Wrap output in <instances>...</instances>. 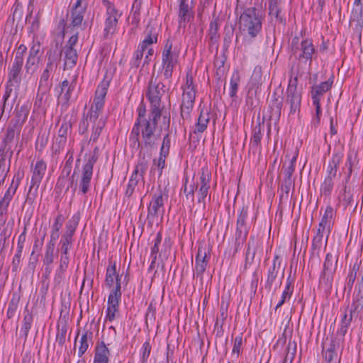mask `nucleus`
<instances>
[{
    "label": "nucleus",
    "mask_w": 363,
    "mask_h": 363,
    "mask_svg": "<svg viewBox=\"0 0 363 363\" xmlns=\"http://www.w3.org/2000/svg\"><path fill=\"white\" fill-rule=\"evenodd\" d=\"M239 28L252 37H256L262 30V21L254 7L246 9L240 15Z\"/></svg>",
    "instance_id": "obj_1"
},
{
    "label": "nucleus",
    "mask_w": 363,
    "mask_h": 363,
    "mask_svg": "<svg viewBox=\"0 0 363 363\" xmlns=\"http://www.w3.org/2000/svg\"><path fill=\"white\" fill-rule=\"evenodd\" d=\"M160 116L161 112L151 111L147 119L138 124V129L141 128L143 142L146 147H154L158 140V135L155 134V130L157 120Z\"/></svg>",
    "instance_id": "obj_2"
},
{
    "label": "nucleus",
    "mask_w": 363,
    "mask_h": 363,
    "mask_svg": "<svg viewBox=\"0 0 363 363\" xmlns=\"http://www.w3.org/2000/svg\"><path fill=\"white\" fill-rule=\"evenodd\" d=\"M335 216V209L331 206H326L319 223L317 234L313 239V244L320 243L325 233L328 236L334 223Z\"/></svg>",
    "instance_id": "obj_3"
},
{
    "label": "nucleus",
    "mask_w": 363,
    "mask_h": 363,
    "mask_svg": "<svg viewBox=\"0 0 363 363\" xmlns=\"http://www.w3.org/2000/svg\"><path fill=\"white\" fill-rule=\"evenodd\" d=\"M121 275L116 272L115 262H109L106 272L105 283L110 290V293L121 291Z\"/></svg>",
    "instance_id": "obj_4"
},
{
    "label": "nucleus",
    "mask_w": 363,
    "mask_h": 363,
    "mask_svg": "<svg viewBox=\"0 0 363 363\" xmlns=\"http://www.w3.org/2000/svg\"><path fill=\"white\" fill-rule=\"evenodd\" d=\"M121 13L111 3H106V17L104 30V38H110L115 32Z\"/></svg>",
    "instance_id": "obj_5"
},
{
    "label": "nucleus",
    "mask_w": 363,
    "mask_h": 363,
    "mask_svg": "<svg viewBox=\"0 0 363 363\" xmlns=\"http://www.w3.org/2000/svg\"><path fill=\"white\" fill-rule=\"evenodd\" d=\"M122 293H109L107 300L105 321L112 322L119 317V306Z\"/></svg>",
    "instance_id": "obj_6"
},
{
    "label": "nucleus",
    "mask_w": 363,
    "mask_h": 363,
    "mask_svg": "<svg viewBox=\"0 0 363 363\" xmlns=\"http://www.w3.org/2000/svg\"><path fill=\"white\" fill-rule=\"evenodd\" d=\"M94 163L95 160L94 157H91L82 167V174L79 180V187L80 192L83 194L87 193L90 189Z\"/></svg>",
    "instance_id": "obj_7"
},
{
    "label": "nucleus",
    "mask_w": 363,
    "mask_h": 363,
    "mask_svg": "<svg viewBox=\"0 0 363 363\" xmlns=\"http://www.w3.org/2000/svg\"><path fill=\"white\" fill-rule=\"evenodd\" d=\"M170 143L169 135L167 134L163 138L159 157L153 160L151 171L157 170L159 176L162 175V170L165 167V160L169 152Z\"/></svg>",
    "instance_id": "obj_8"
},
{
    "label": "nucleus",
    "mask_w": 363,
    "mask_h": 363,
    "mask_svg": "<svg viewBox=\"0 0 363 363\" xmlns=\"http://www.w3.org/2000/svg\"><path fill=\"white\" fill-rule=\"evenodd\" d=\"M164 86L162 83H150L148 88L147 96L151 104V111L161 112L160 101L161 97L164 93Z\"/></svg>",
    "instance_id": "obj_9"
},
{
    "label": "nucleus",
    "mask_w": 363,
    "mask_h": 363,
    "mask_svg": "<svg viewBox=\"0 0 363 363\" xmlns=\"http://www.w3.org/2000/svg\"><path fill=\"white\" fill-rule=\"evenodd\" d=\"M209 257V249L206 245H200L195 259V271L197 277L201 276L205 272Z\"/></svg>",
    "instance_id": "obj_10"
},
{
    "label": "nucleus",
    "mask_w": 363,
    "mask_h": 363,
    "mask_svg": "<svg viewBox=\"0 0 363 363\" xmlns=\"http://www.w3.org/2000/svg\"><path fill=\"white\" fill-rule=\"evenodd\" d=\"M76 76L73 75L69 79H65L60 85V94L58 96L60 103L67 105L72 99V92L76 86Z\"/></svg>",
    "instance_id": "obj_11"
},
{
    "label": "nucleus",
    "mask_w": 363,
    "mask_h": 363,
    "mask_svg": "<svg viewBox=\"0 0 363 363\" xmlns=\"http://www.w3.org/2000/svg\"><path fill=\"white\" fill-rule=\"evenodd\" d=\"M296 79L294 82L290 80L288 88L286 89L287 102L290 104L291 112H296L299 109L301 103V94L297 90Z\"/></svg>",
    "instance_id": "obj_12"
},
{
    "label": "nucleus",
    "mask_w": 363,
    "mask_h": 363,
    "mask_svg": "<svg viewBox=\"0 0 363 363\" xmlns=\"http://www.w3.org/2000/svg\"><path fill=\"white\" fill-rule=\"evenodd\" d=\"M164 194L161 189L155 193L148 207V218H154L160 213H163L164 209Z\"/></svg>",
    "instance_id": "obj_13"
},
{
    "label": "nucleus",
    "mask_w": 363,
    "mask_h": 363,
    "mask_svg": "<svg viewBox=\"0 0 363 363\" xmlns=\"http://www.w3.org/2000/svg\"><path fill=\"white\" fill-rule=\"evenodd\" d=\"M47 164L43 160H38L32 168V177L30 186V191L38 189L46 171Z\"/></svg>",
    "instance_id": "obj_14"
},
{
    "label": "nucleus",
    "mask_w": 363,
    "mask_h": 363,
    "mask_svg": "<svg viewBox=\"0 0 363 363\" xmlns=\"http://www.w3.org/2000/svg\"><path fill=\"white\" fill-rule=\"evenodd\" d=\"M335 267L333 265V257L330 253H328L323 264V270L320 275V281L326 285H330L333 279V273Z\"/></svg>",
    "instance_id": "obj_15"
},
{
    "label": "nucleus",
    "mask_w": 363,
    "mask_h": 363,
    "mask_svg": "<svg viewBox=\"0 0 363 363\" xmlns=\"http://www.w3.org/2000/svg\"><path fill=\"white\" fill-rule=\"evenodd\" d=\"M147 169V162L145 160V158L140 160L132 173L128 185L135 189L137 186L139 181L143 179L144 174Z\"/></svg>",
    "instance_id": "obj_16"
},
{
    "label": "nucleus",
    "mask_w": 363,
    "mask_h": 363,
    "mask_svg": "<svg viewBox=\"0 0 363 363\" xmlns=\"http://www.w3.org/2000/svg\"><path fill=\"white\" fill-rule=\"evenodd\" d=\"M108 86L109 82L104 80L98 85L95 91V96L94 97L91 106H94V108H96V109H103L104 106L105 96L106 95Z\"/></svg>",
    "instance_id": "obj_17"
},
{
    "label": "nucleus",
    "mask_w": 363,
    "mask_h": 363,
    "mask_svg": "<svg viewBox=\"0 0 363 363\" xmlns=\"http://www.w3.org/2000/svg\"><path fill=\"white\" fill-rule=\"evenodd\" d=\"M356 307H354L353 309L346 308L344 311V313L341 317V320L340 323V328L337 331V336L340 338V340H342L344 339L345 335H346L347 330L351 324L352 320V313L353 311L356 310Z\"/></svg>",
    "instance_id": "obj_18"
},
{
    "label": "nucleus",
    "mask_w": 363,
    "mask_h": 363,
    "mask_svg": "<svg viewBox=\"0 0 363 363\" xmlns=\"http://www.w3.org/2000/svg\"><path fill=\"white\" fill-rule=\"evenodd\" d=\"M196 93V86L193 78L190 74H187L186 83L183 87L182 102L194 104Z\"/></svg>",
    "instance_id": "obj_19"
},
{
    "label": "nucleus",
    "mask_w": 363,
    "mask_h": 363,
    "mask_svg": "<svg viewBox=\"0 0 363 363\" xmlns=\"http://www.w3.org/2000/svg\"><path fill=\"white\" fill-rule=\"evenodd\" d=\"M211 174L207 171H202V173L200 176V188L198 192V201L200 203H205V199L207 196L208 189L210 188V182H211Z\"/></svg>",
    "instance_id": "obj_20"
},
{
    "label": "nucleus",
    "mask_w": 363,
    "mask_h": 363,
    "mask_svg": "<svg viewBox=\"0 0 363 363\" xmlns=\"http://www.w3.org/2000/svg\"><path fill=\"white\" fill-rule=\"evenodd\" d=\"M247 217V211L244 208L240 211L237 220L236 240H245L247 235V230L245 226V220Z\"/></svg>",
    "instance_id": "obj_21"
},
{
    "label": "nucleus",
    "mask_w": 363,
    "mask_h": 363,
    "mask_svg": "<svg viewBox=\"0 0 363 363\" xmlns=\"http://www.w3.org/2000/svg\"><path fill=\"white\" fill-rule=\"evenodd\" d=\"M333 83V79H329L328 80L323 82L320 84L313 86L311 91L312 101L317 99L318 101H320L321 97L325 92L330 89Z\"/></svg>",
    "instance_id": "obj_22"
},
{
    "label": "nucleus",
    "mask_w": 363,
    "mask_h": 363,
    "mask_svg": "<svg viewBox=\"0 0 363 363\" xmlns=\"http://www.w3.org/2000/svg\"><path fill=\"white\" fill-rule=\"evenodd\" d=\"M110 351L104 342L97 343L95 348L94 361L108 363Z\"/></svg>",
    "instance_id": "obj_23"
},
{
    "label": "nucleus",
    "mask_w": 363,
    "mask_h": 363,
    "mask_svg": "<svg viewBox=\"0 0 363 363\" xmlns=\"http://www.w3.org/2000/svg\"><path fill=\"white\" fill-rule=\"evenodd\" d=\"M281 0H269V14L272 20L279 23H283L284 19L281 15Z\"/></svg>",
    "instance_id": "obj_24"
},
{
    "label": "nucleus",
    "mask_w": 363,
    "mask_h": 363,
    "mask_svg": "<svg viewBox=\"0 0 363 363\" xmlns=\"http://www.w3.org/2000/svg\"><path fill=\"white\" fill-rule=\"evenodd\" d=\"M351 20L357 21L358 26L363 25V0H354L351 14Z\"/></svg>",
    "instance_id": "obj_25"
},
{
    "label": "nucleus",
    "mask_w": 363,
    "mask_h": 363,
    "mask_svg": "<svg viewBox=\"0 0 363 363\" xmlns=\"http://www.w3.org/2000/svg\"><path fill=\"white\" fill-rule=\"evenodd\" d=\"M188 0H180L179 9V23L181 26L182 23L189 22L192 17V11L186 3Z\"/></svg>",
    "instance_id": "obj_26"
},
{
    "label": "nucleus",
    "mask_w": 363,
    "mask_h": 363,
    "mask_svg": "<svg viewBox=\"0 0 363 363\" xmlns=\"http://www.w3.org/2000/svg\"><path fill=\"white\" fill-rule=\"evenodd\" d=\"M179 51L177 47H165L162 52V62L177 65L178 62Z\"/></svg>",
    "instance_id": "obj_27"
},
{
    "label": "nucleus",
    "mask_w": 363,
    "mask_h": 363,
    "mask_svg": "<svg viewBox=\"0 0 363 363\" xmlns=\"http://www.w3.org/2000/svg\"><path fill=\"white\" fill-rule=\"evenodd\" d=\"M210 121V116L208 111H201L195 124L194 133L195 134L203 133L207 128Z\"/></svg>",
    "instance_id": "obj_28"
},
{
    "label": "nucleus",
    "mask_w": 363,
    "mask_h": 363,
    "mask_svg": "<svg viewBox=\"0 0 363 363\" xmlns=\"http://www.w3.org/2000/svg\"><path fill=\"white\" fill-rule=\"evenodd\" d=\"M342 156L339 154H333L331 160L328 162L327 167L326 177L335 179L337 174V168L341 162Z\"/></svg>",
    "instance_id": "obj_29"
},
{
    "label": "nucleus",
    "mask_w": 363,
    "mask_h": 363,
    "mask_svg": "<svg viewBox=\"0 0 363 363\" xmlns=\"http://www.w3.org/2000/svg\"><path fill=\"white\" fill-rule=\"evenodd\" d=\"M65 65L67 67H73L77 61V53L73 47H65Z\"/></svg>",
    "instance_id": "obj_30"
},
{
    "label": "nucleus",
    "mask_w": 363,
    "mask_h": 363,
    "mask_svg": "<svg viewBox=\"0 0 363 363\" xmlns=\"http://www.w3.org/2000/svg\"><path fill=\"white\" fill-rule=\"evenodd\" d=\"M23 60L21 57H16L12 64L9 78L11 80L18 82L19 79L20 73L23 66Z\"/></svg>",
    "instance_id": "obj_31"
},
{
    "label": "nucleus",
    "mask_w": 363,
    "mask_h": 363,
    "mask_svg": "<svg viewBox=\"0 0 363 363\" xmlns=\"http://www.w3.org/2000/svg\"><path fill=\"white\" fill-rule=\"evenodd\" d=\"M55 65L52 62L48 63L40 77V87L43 88L44 91L48 90L50 85L49 78L50 77V73L53 71Z\"/></svg>",
    "instance_id": "obj_32"
},
{
    "label": "nucleus",
    "mask_w": 363,
    "mask_h": 363,
    "mask_svg": "<svg viewBox=\"0 0 363 363\" xmlns=\"http://www.w3.org/2000/svg\"><path fill=\"white\" fill-rule=\"evenodd\" d=\"M257 244V241L254 237H251L250 238L245 255V265L247 264H251V263L253 262Z\"/></svg>",
    "instance_id": "obj_33"
},
{
    "label": "nucleus",
    "mask_w": 363,
    "mask_h": 363,
    "mask_svg": "<svg viewBox=\"0 0 363 363\" xmlns=\"http://www.w3.org/2000/svg\"><path fill=\"white\" fill-rule=\"evenodd\" d=\"M240 81V72L238 69H235L230 80L229 96L230 97H234L236 96Z\"/></svg>",
    "instance_id": "obj_34"
},
{
    "label": "nucleus",
    "mask_w": 363,
    "mask_h": 363,
    "mask_svg": "<svg viewBox=\"0 0 363 363\" xmlns=\"http://www.w3.org/2000/svg\"><path fill=\"white\" fill-rule=\"evenodd\" d=\"M16 189L17 186L13 187L11 184V186L5 192L4 197L0 201V208L1 212L6 211L7 210V208L16 192Z\"/></svg>",
    "instance_id": "obj_35"
},
{
    "label": "nucleus",
    "mask_w": 363,
    "mask_h": 363,
    "mask_svg": "<svg viewBox=\"0 0 363 363\" xmlns=\"http://www.w3.org/2000/svg\"><path fill=\"white\" fill-rule=\"evenodd\" d=\"M71 128V125L67 122H63L58 130V135L57 142L59 143V147H63L67 141V135L68 130Z\"/></svg>",
    "instance_id": "obj_36"
},
{
    "label": "nucleus",
    "mask_w": 363,
    "mask_h": 363,
    "mask_svg": "<svg viewBox=\"0 0 363 363\" xmlns=\"http://www.w3.org/2000/svg\"><path fill=\"white\" fill-rule=\"evenodd\" d=\"M105 124L106 119L104 117H101L96 123H93L92 133L90 138L91 140L96 142L98 140L103 128L105 126Z\"/></svg>",
    "instance_id": "obj_37"
},
{
    "label": "nucleus",
    "mask_w": 363,
    "mask_h": 363,
    "mask_svg": "<svg viewBox=\"0 0 363 363\" xmlns=\"http://www.w3.org/2000/svg\"><path fill=\"white\" fill-rule=\"evenodd\" d=\"M294 290L292 283L288 279L282 293L281 299L276 306V310L280 308L286 301H289L292 295Z\"/></svg>",
    "instance_id": "obj_38"
},
{
    "label": "nucleus",
    "mask_w": 363,
    "mask_h": 363,
    "mask_svg": "<svg viewBox=\"0 0 363 363\" xmlns=\"http://www.w3.org/2000/svg\"><path fill=\"white\" fill-rule=\"evenodd\" d=\"M157 43V33L155 30L147 29L142 40V45H151Z\"/></svg>",
    "instance_id": "obj_39"
},
{
    "label": "nucleus",
    "mask_w": 363,
    "mask_h": 363,
    "mask_svg": "<svg viewBox=\"0 0 363 363\" xmlns=\"http://www.w3.org/2000/svg\"><path fill=\"white\" fill-rule=\"evenodd\" d=\"M79 220V216L74 215L66 224V231L65 232L63 235H68L69 237L72 238L75 232V230L78 225Z\"/></svg>",
    "instance_id": "obj_40"
},
{
    "label": "nucleus",
    "mask_w": 363,
    "mask_h": 363,
    "mask_svg": "<svg viewBox=\"0 0 363 363\" xmlns=\"http://www.w3.org/2000/svg\"><path fill=\"white\" fill-rule=\"evenodd\" d=\"M84 11H76V4H74L71 16V26L73 28H78L81 25L84 17Z\"/></svg>",
    "instance_id": "obj_41"
},
{
    "label": "nucleus",
    "mask_w": 363,
    "mask_h": 363,
    "mask_svg": "<svg viewBox=\"0 0 363 363\" xmlns=\"http://www.w3.org/2000/svg\"><path fill=\"white\" fill-rule=\"evenodd\" d=\"M138 117L137 119V121L135 122L134 127L132 130V133L135 134L137 136L139 135V129H138V124L141 123L142 121L147 119L145 116L146 110L145 106L143 104H140V106L138 108Z\"/></svg>",
    "instance_id": "obj_42"
},
{
    "label": "nucleus",
    "mask_w": 363,
    "mask_h": 363,
    "mask_svg": "<svg viewBox=\"0 0 363 363\" xmlns=\"http://www.w3.org/2000/svg\"><path fill=\"white\" fill-rule=\"evenodd\" d=\"M218 24L217 20H213L210 23L209 26V32L208 37L210 39V44H215L216 43L217 38H218Z\"/></svg>",
    "instance_id": "obj_43"
},
{
    "label": "nucleus",
    "mask_w": 363,
    "mask_h": 363,
    "mask_svg": "<svg viewBox=\"0 0 363 363\" xmlns=\"http://www.w3.org/2000/svg\"><path fill=\"white\" fill-rule=\"evenodd\" d=\"M92 333L86 332L80 338V346L79 347L78 355L82 357L87 350L89 347L88 338L91 339Z\"/></svg>",
    "instance_id": "obj_44"
},
{
    "label": "nucleus",
    "mask_w": 363,
    "mask_h": 363,
    "mask_svg": "<svg viewBox=\"0 0 363 363\" xmlns=\"http://www.w3.org/2000/svg\"><path fill=\"white\" fill-rule=\"evenodd\" d=\"M333 185H334V179L325 177V178L320 186L321 194H323L327 196H330L332 192V190L333 189Z\"/></svg>",
    "instance_id": "obj_45"
},
{
    "label": "nucleus",
    "mask_w": 363,
    "mask_h": 363,
    "mask_svg": "<svg viewBox=\"0 0 363 363\" xmlns=\"http://www.w3.org/2000/svg\"><path fill=\"white\" fill-rule=\"evenodd\" d=\"M295 48L294 53L298 54L299 57L303 58H311L314 52L313 47H295Z\"/></svg>",
    "instance_id": "obj_46"
},
{
    "label": "nucleus",
    "mask_w": 363,
    "mask_h": 363,
    "mask_svg": "<svg viewBox=\"0 0 363 363\" xmlns=\"http://www.w3.org/2000/svg\"><path fill=\"white\" fill-rule=\"evenodd\" d=\"M277 274L278 269L276 267L275 261H274L272 266H271L268 269V274L266 282L267 286L269 288L272 287L274 281L277 278Z\"/></svg>",
    "instance_id": "obj_47"
},
{
    "label": "nucleus",
    "mask_w": 363,
    "mask_h": 363,
    "mask_svg": "<svg viewBox=\"0 0 363 363\" xmlns=\"http://www.w3.org/2000/svg\"><path fill=\"white\" fill-rule=\"evenodd\" d=\"M54 250L55 243L49 242L47 245L46 252L45 254L44 262L46 264H50L54 260Z\"/></svg>",
    "instance_id": "obj_48"
},
{
    "label": "nucleus",
    "mask_w": 363,
    "mask_h": 363,
    "mask_svg": "<svg viewBox=\"0 0 363 363\" xmlns=\"http://www.w3.org/2000/svg\"><path fill=\"white\" fill-rule=\"evenodd\" d=\"M339 199L343 202L344 205L346 206L352 203L353 200L352 194L351 193V191L347 188V186H345L342 192L340 193Z\"/></svg>",
    "instance_id": "obj_49"
},
{
    "label": "nucleus",
    "mask_w": 363,
    "mask_h": 363,
    "mask_svg": "<svg viewBox=\"0 0 363 363\" xmlns=\"http://www.w3.org/2000/svg\"><path fill=\"white\" fill-rule=\"evenodd\" d=\"M72 238L68 235H62L60 242L61 245L62 254L67 255L68 250L72 245Z\"/></svg>",
    "instance_id": "obj_50"
},
{
    "label": "nucleus",
    "mask_w": 363,
    "mask_h": 363,
    "mask_svg": "<svg viewBox=\"0 0 363 363\" xmlns=\"http://www.w3.org/2000/svg\"><path fill=\"white\" fill-rule=\"evenodd\" d=\"M151 352V346L149 342H145L140 350L141 362L147 363V359Z\"/></svg>",
    "instance_id": "obj_51"
},
{
    "label": "nucleus",
    "mask_w": 363,
    "mask_h": 363,
    "mask_svg": "<svg viewBox=\"0 0 363 363\" xmlns=\"http://www.w3.org/2000/svg\"><path fill=\"white\" fill-rule=\"evenodd\" d=\"M313 101V105L315 108V115L313 117L312 123L314 125H318L320 121V116L322 115V110L320 107V101L317 99H314Z\"/></svg>",
    "instance_id": "obj_52"
},
{
    "label": "nucleus",
    "mask_w": 363,
    "mask_h": 363,
    "mask_svg": "<svg viewBox=\"0 0 363 363\" xmlns=\"http://www.w3.org/2000/svg\"><path fill=\"white\" fill-rule=\"evenodd\" d=\"M194 104L189 102H182L181 105V116L184 120H188L190 116V112Z\"/></svg>",
    "instance_id": "obj_53"
},
{
    "label": "nucleus",
    "mask_w": 363,
    "mask_h": 363,
    "mask_svg": "<svg viewBox=\"0 0 363 363\" xmlns=\"http://www.w3.org/2000/svg\"><path fill=\"white\" fill-rule=\"evenodd\" d=\"M176 65L169 62H162V74L165 79H170Z\"/></svg>",
    "instance_id": "obj_54"
},
{
    "label": "nucleus",
    "mask_w": 363,
    "mask_h": 363,
    "mask_svg": "<svg viewBox=\"0 0 363 363\" xmlns=\"http://www.w3.org/2000/svg\"><path fill=\"white\" fill-rule=\"evenodd\" d=\"M242 336H237L234 340V345L232 350V354L238 357L242 351Z\"/></svg>",
    "instance_id": "obj_55"
},
{
    "label": "nucleus",
    "mask_w": 363,
    "mask_h": 363,
    "mask_svg": "<svg viewBox=\"0 0 363 363\" xmlns=\"http://www.w3.org/2000/svg\"><path fill=\"white\" fill-rule=\"evenodd\" d=\"M102 111V108L96 109L94 108V106H91L90 112H89V121L93 123H96L97 121L100 119V114Z\"/></svg>",
    "instance_id": "obj_56"
},
{
    "label": "nucleus",
    "mask_w": 363,
    "mask_h": 363,
    "mask_svg": "<svg viewBox=\"0 0 363 363\" xmlns=\"http://www.w3.org/2000/svg\"><path fill=\"white\" fill-rule=\"evenodd\" d=\"M162 241V235L158 233L154 240V245L151 248V255L154 256V259H156V255L159 252V246Z\"/></svg>",
    "instance_id": "obj_57"
},
{
    "label": "nucleus",
    "mask_w": 363,
    "mask_h": 363,
    "mask_svg": "<svg viewBox=\"0 0 363 363\" xmlns=\"http://www.w3.org/2000/svg\"><path fill=\"white\" fill-rule=\"evenodd\" d=\"M65 218L62 214H58L52 225V230L59 232L62 228Z\"/></svg>",
    "instance_id": "obj_58"
},
{
    "label": "nucleus",
    "mask_w": 363,
    "mask_h": 363,
    "mask_svg": "<svg viewBox=\"0 0 363 363\" xmlns=\"http://www.w3.org/2000/svg\"><path fill=\"white\" fill-rule=\"evenodd\" d=\"M262 78V69L261 67L257 66L255 67L252 75V80L255 82V84H259L261 81Z\"/></svg>",
    "instance_id": "obj_59"
},
{
    "label": "nucleus",
    "mask_w": 363,
    "mask_h": 363,
    "mask_svg": "<svg viewBox=\"0 0 363 363\" xmlns=\"http://www.w3.org/2000/svg\"><path fill=\"white\" fill-rule=\"evenodd\" d=\"M69 257L68 255L62 254L60 257V269L62 271H65L68 267Z\"/></svg>",
    "instance_id": "obj_60"
},
{
    "label": "nucleus",
    "mask_w": 363,
    "mask_h": 363,
    "mask_svg": "<svg viewBox=\"0 0 363 363\" xmlns=\"http://www.w3.org/2000/svg\"><path fill=\"white\" fill-rule=\"evenodd\" d=\"M262 133L261 132V128L259 127L257 129L255 128L254 130L253 137L252 140L253 143L255 145H258L262 139Z\"/></svg>",
    "instance_id": "obj_61"
},
{
    "label": "nucleus",
    "mask_w": 363,
    "mask_h": 363,
    "mask_svg": "<svg viewBox=\"0 0 363 363\" xmlns=\"http://www.w3.org/2000/svg\"><path fill=\"white\" fill-rule=\"evenodd\" d=\"M296 155L294 156L289 162V166L286 168V173L289 176H291L295 169V164L296 162Z\"/></svg>",
    "instance_id": "obj_62"
},
{
    "label": "nucleus",
    "mask_w": 363,
    "mask_h": 363,
    "mask_svg": "<svg viewBox=\"0 0 363 363\" xmlns=\"http://www.w3.org/2000/svg\"><path fill=\"white\" fill-rule=\"evenodd\" d=\"M146 48H147V47H138V50L134 54V57L136 60H139L143 57L145 52H146Z\"/></svg>",
    "instance_id": "obj_63"
},
{
    "label": "nucleus",
    "mask_w": 363,
    "mask_h": 363,
    "mask_svg": "<svg viewBox=\"0 0 363 363\" xmlns=\"http://www.w3.org/2000/svg\"><path fill=\"white\" fill-rule=\"evenodd\" d=\"M335 355H336V353L335 352V346L331 347V348L328 349L325 352V359L328 362L332 361L334 359Z\"/></svg>",
    "instance_id": "obj_64"
}]
</instances>
